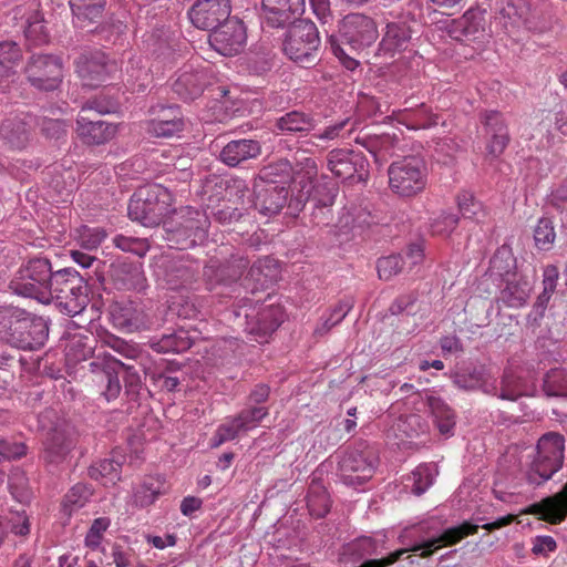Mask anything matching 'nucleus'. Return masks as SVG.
I'll list each match as a JSON object with an SVG mask.
<instances>
[{
    "mask_svg": "<svg viewBox=\"0 0 567 567\" xmlns=\"http://www.w3.org/2000/svg\"><path fill=\"white\" fill-rule=\"evenodd\" d=\"M378 35L377 24L370 17L352 13L341 20L338 35H331L329 42L342 65L353 71L359 65L357 56L371 47Z\"/></svg>",
    "mask_w": 567,
    "mask_h": 567,
    "instance_id": "f257e3e1",
    "label": "nucleus"
},
{
    "mask_svg": "<svg viewBox=\"0 0 567 567\" xmlns=\"http://www.w3.org/2000/svg\"><path fill=\"white\" fill-rule=\"evenodd\" d=\"M48 336L49 328L43 318L17 307H0V341L19 349L34 350L43 346Z\"/></svg>",
    "mask_w": 567,
    "mask_h": 567,
    "instance_id": "f03ea898",
    "label": "nucleus"
},
{
    "mask_svg": "<svg viewBox=\"0 0 567 567\" xmlns=\"http://www.w3.org/2000/svg\"><path fill=\"white\" fill-rule=\"evenodd\" d=\"M565 437L557 432L543 434L528 455L525 477L532 485L539 486L550 480L564 465Z\"/></svg>",
    "mask_w": 567,
    "mask_h": 567,
    "instance_id": "7ed1b4c3",
    "label": "nucleus"
},
{
    "mask_svg": "<svg viewBox=\"0 0 567 567\" xmlns=\"http://www.w3.org/2000/svg\"><path fill=\"white\" fill-rule=\"evenodd\" d=\"M171 194L158 184L146 185L134 193L128 203V216L146 227L161 224L169 212Z\"/></svg>",
    "mask_w": 567,
    "mask_h": 567,
    "instance_id": "20e7f679",
    "label": "nucleus"
},
{
    "mask_svg": "<svg viewBox=\"0 0 567 567\" xmlns=\"http://www.w3.org/2000/svg\"><path fill=\"white\" fill-rule=\"evenodd\" d=\"M52 275L47 258H33L22 265L9 282V289L18 296L48 302V282Z\"/></svg>",
    "mask_w": 567,
    "mask_h": 567,
    "instance_id": "39448f33",
    "label": "nucleus"
},
{
    "mask_svg": "<svg viewBox=\"0 0 567 567\" xmlns=\"http://www.w3.org/2000/svg\"><path fill=\"white\" fill-rule=\"evenodd\" d=\"M378 463V450L368 442H358L339 461L341 480L349 486L361 485L373 476Z\"/></svg>",
    "mask_w": 567,
    "mask_h": 567,
    "instance_id": "423d86ee",
    "label": "nucleus"
},
{
    "mask_svg": "<svg viewBox=\"0 0 567 567\" xmlns=\"http://www.w3.org/2000/svg\"><path fill=\"white\" fill-rule=\"evenodd\" d=\"M73 12V23L78 29L96 32L107 42H116L124 33L126 25L121 21L100 24L105 0H70Z\"/></svg>",
    "mask_w": 567,
    "mask_h": 567,
    "instance_id": "0eeeda50",
    "label": "nucleus"
},
{
    "mask_svg": "<svg viewBox=\"0 0 567 567\" xmlns=\"http://www.w3.org/2000/svg\"><path fill=\"white\" fill-rule=\"evenodd\" d=\"M389 185L399 196L419 194L426 185V166L419 156H404L394 161L388 169Z\"/></svg>",
    "mask_w": 567,
    "mask_h": 567,
    "instance_id": "6e6552de",
    "label": "nucleus"
},
{
    "mask_svg": "<svg viewBox=\"0 0 567 567\" xmlns=\"http://www.w3.org/2000/svg\"><path fill=\"white\" fill-rule=\"evenodd\" d=\"M291 23L284 41V52L295 62L305 65L313 63L320 47L317 25L309 20H295Z\"/></svg>",
    "mask_w": 567,
    "mask_h": 567,
    "instance_id": "1a4fd4ad",
    "label": "nucleus"
},
{
    "mask_svg": "<svg viewBox=\"0 0 567 567\" xmlns=\"http://www.w3.org/2000/svg\"><path fill=\"white\" fill-rule=\"evenodd\" d=\"M208 225L204 213L188 207L181 210L178 220L166 225L167 240L178 249H188L206 238Z\"/></svg>",
    "mask_w": 567,
    "mask_h": 567,
    "instance_id": "9d476101",
    "label": "nucleus"
},
{
    "mask_svg": "<svg viewBox=\"0 0 567 567\" xmlns=\"http://www.w3.org/2000/svg\"><path fill=\"white\" fill-rule=\"evenodd\" d=\"M28 82L37 90L53 91L59 87L63 71L59 56L52 54L32 55L24 69Z\"/></svg>",
    "mask_w": 567,
    "mask_h": 567,
    "instance_id": "9b49d317",
    "label": "nucleus"
},
{
    "mask_svg": "<svg viewBox=\"0 0 567 567\" xmlns=\"http://www.w3.org/2000/svg\"><path fill=\"white\" fill-rule=\"evenodd\" d=\"M32 117L27 113H10L0 123V143L9 151H24L32 141Z\"/></svg>",
    "mask_w": 567,
    "mask_h": 567,
    "instance_id": "f8f14e48",
    "label": "nucleus"
},
{
    "mask_svg": "<svg viewBox=\"0 0 567 567\" xmlns=\"http://www.w3.org/2000/svg\"><path fill=\"white\" fill-rule=\"evenodd\" d=\"M230 0H196L187 14L197 29L212 32L230 19Z\"/></svg>",
    "mask_w": 567,
    "mask_h": 567,
    "instance_id": "ddd939ff",
    "label": "nucleus"
},
{
    "mask_svg": "<svg viewBox=\"0 0 567 567\" xmlns=\"http://www.w3.org/2000/svg\"><path fill=\"white\" fill-rule=\"evenodd\" d=\"M246 40V28L241 21L235 18L221 23L208 35L210 47L225 56L239 53L244 49Z\"/></svg>",
    "mask_w": 567,
    "mask_h": 567,
    "instance_id": "4468645a",
    "label": "nucleus"
},
{
    "mask_svg": "<svg viewBox=\"0 0 567 567\" xmlns=\"http://www.w3.org/2000/svg\"><path fill=\"white\" fill-rule=\"evenodd\" d=\"M249 266V260L237 254L233 255L226 262L210 259L204 267V279L209 290L219 285L228 286L241 278Z\"/></svg>",
    "mask_w": 567,
    "mask_h": 567,
    "instance_id": "2eb2a0df",
    "label": "nucleus"
},
{
    "mask_svg": "<svg viewBox=\"0 0 567 567\" xmlns=\"http://www.w3.org/2000/svg\"><path fill=\"white\" fill-rule=\"evenodd\" d=\"M117 70L114 61L100 51L82 54L76 60V71L83 85L96 87L105 82Z\"/></svg>",
    "mask_w": 567,
    "mask_h": 567,
    "instance_id": "dca6fc26",
    "label": "nucleus"
},
{
    "mask_svg": "<svg viewBox=\"0 0 567 567\" xmlns=\"http://www.w3.org/2000/svg\"><path fill=\"white\" fill-rule=\"evenodd\" d=\"M246 330L248 333L264 339L271 334L284 321V312L280 306L261 305L244 310Z\"/></svg>",
    "mask_w": 567,
    "mask_h": 567,
    "instance_id": "f3484780",
    "label": "nucleus"
},
{
    "mask_svg": "<svg viewBox=\"0 0 567 567\" xmlns=\"http://www.w3.org/2000/svg\"><path fill=\"white\" fill-rule=\"evenodd\" d=\"M318 176V166L312 157L302 156L297 159L293 167L292 178L295 187H299L298 194L289 203L292 212H299L311 197L313 183Z\"/></svg>",
    "mask_w": 567,
    "mask_h": 567,
    "instance_id": "a211bd4d",
    "label": "nucleus"
},
{
    "mask_svg": "<svg viewBox=\"0 0 567 567\" xmlns=\"http://www.w3.org/2000/svg\"><path fill=\"white\" fill-rule=\"evenodd\" d=\"M306 0H262L261 18L270 28H285L303 13Z\"/></svg>",
    "mask_w": 567,
    "mask_h": 567,
    "instance_id": "6ab92c4d",
    "label": "nucleus"
},
{
    "mask_svg": "<svg viewBox=\"0 0 567 567\" xmlns=\"http://www.w3.org/2000/svg\"><path fill=\"white\" fill-rule=\"evenodd\" d=\"M327 166L336 177L343 181L354 178L362 181L365 172L364 158L349 150L336 148L329 152Z\"/></svg>",
    "mask_w": 567,
    "mask_h": 567,
    "instance_id": "aec40b11",
    "label": "nucleus"
},
{
    "mask_svg": "<svg viewBox=\"0 0 567 567\" xmlns=\"http://www.w3.org/2000/svg\"><path fill=\"white\" fill-rule=\"evenodd\" d=\"M497 23L507 32L514 33L522 27L529 28L530 6L528 0H498Z\"/></svg>",
    "mask_w": 567,
    "mask_h": 567,
    "instance_id": "412c9836",
    "label": "nucleus"
},
{
    "mask_svg": "<svg viewBox=\"0 0 567 567\" xmlns=\"http://www.w3.org/2000/svg\"><path fill=\"white\" fill-rule=\"evenodd\" d=\"M447 32L457 41L478 40L485 32V11L471 8L449 25Z\"/></svg>",
    "mask_w": 567,
    "mask_h": 567,
    "instance_id": "4be33fe9",
    "label": "nucleus"
},
{
    "mask_svg": "<svg viewBox=\"0 0 567 567\" xmlns=\"http://www.w3.org/2000/svg\"><path fill=\"white\" fill-rule=\"evenodd\" d=\"M76 435L70 425L54 427L48 435L44 449V460L51 464L63 462L74 449Z\"/></svg>",
    "mask_w": 567,
    "mask_h": 567,
    "instance_id": "5701e85b",
    "label": "nucleus"
},
{
    "mask_svg": "<svg viewBox=\"0 0 567 567\" xmlns=\"http://www.w3.org/2000/svg\"><path fill=\"white\" fill-rule=\"evenodd\" d=\"M208 84L207 72L203 68H183L173 83V91L184 101L198 97Z\"/></svg>",
    "mask_w": 567,
    "mask_h": 567,
    "instance_id": "b1692460",
    "label": "nucleus"
},
{
    "mask_svg": "<svg viewBox=\"0 0 567 567\" xmlns=\"http://www.w3.org/2000/svg\"><path fill=\"white\" fill-rule=\"evenodd\" d=\"M76 132L81 140L91 145H101L110 142L117 132V126L102 120H92L80 113L76 120Z\"/></svg>",
    "mask_w": 567,
    "mask_h": 567,
    "instance_id": "393cba45",
    "label": "nucleus"
},
{
    "mask_svg": "<svg viewBox=\"0 0 567 567\" xmlns=\"http://www.w3.org/2000/svg\"><path fill=\"white\" fill-rule=\"evenodd\" d=\"M255 208L264 216H275L281 212L288 200L289 192L285 186H262L255 184Z\"/></svg>",
    "mask_w": 567,
    "mask_h": 567,
    "instance_id": "a878e982",
    "label": "nucleus"
},
{
    "mask_svg": "<svg viewBox=\"0 0 567 567\" xmlns=\"http://www.w3.org/2000/svg\"><path fill=\"white\" fill-rule=\"evenodd\" d=\"M411 40V30L405 22H389L379 43L377 54L392 58L396 52L405 50Z\"/></svg>",
    "mask_w": 567,
    "mask_h": 567,
    "instance_id": "bb28decb",
    "label": "nucleus"
},
{
    "mask_svg": "<svg viewBox=\"0 0 567 567\" xmlns=\"http://www.w3.org/2000/svg\"><path fill=\"white\" fill-rule=\"evenodd\" d=\"M111 316L114 326L125 332H135L150 328L144 310L133 303L114 306Z\"/></svg>",
    "mask_w": 567,
    "mask_h": 567,
    "instance_id": "cd10ccee",
    "label": "nucleus"
},
{
    "mask_svg": "<svg viewBox=\"0 0 567 567\" xmlns=\"http://www.w3.org/2000/svg\"><path fill=\"white\" fill-rule=\"evenodd\" d=\"M454 384L465 391L482 390L487 394H496V383L484 367H474L457 371L453 377Z\"/></svg>",
    "mask_w": 567,
    "mask_h": 567,
    "instance_id": "c85d7f7f",
    "label": "nucleus"
},
{
    "mask_svg": "<svg viewBox=\"0 0 567 567\" xmlns=\"http://www.w3.org/2000/svg\"><path fill=\"white\" fill-rule=\"evenodd\" d=\"M104 368L96 374V381L101 388V395L107 402L115 400L122 390L118 379V369H124L126 365L111 354H104Z\"/></svg>",
    "mask_w": 567,
    "mask_h": 567,
    "instance_id": "c756f323",
    "label": "nucleus"
},
{
    "mask_svg": "<svg viewBox=\"0 0 567 567\" xmlns=\"http://www.w3.org/2000/svg\"><path fill=\"white\" fill-rule=\"evenodd\" d=\"M21 60L22 51L16 42H0V91H6L16 81Z\"/></svg>",
    "mask_w": 567,
    "mask_h": 567,
    "instance_id": "7c9ffc66",
    "label": "nucleus"
},
{
    "mask_svg": "<svg viewBox=\"0 0 567 567\" xmlns=\"http://www.w3.org/2000/svg\"><path fill=\"white\" fill-rule=\"evenodd\" d=\"M261 153V146L255 140H235L227 143L220 154L219 158L228 166H237L241 162L250 158H256Z\"/></svg>",
    "mask_w": 567,
    "mask_h": 567,
    "instance_id": "2f4dec72",
    "label": "nucleus"
},
{
    "mask_svg": "<svg viewBox=\"0 0 567 567\" xmlns=\"http://www.w3.org/2000/svg\"><path fill=\"white\" fill-rule=\"evenodd\" d=\"M355 142L371 153L377 162L383 163L394 155L400 140L395 134L383 133L358 136Z\"/></svg>",
    "mask_w": 567,
    "mask_h": 567,
    "instance_id": "473e14b6",
    "label": "nucleus"
},
{
    "mask_svg": "<svg viewBox=\"0 0 567 567\" xmlns=\"http://www.w3.org/2000/svg\"><path fill=\"white\" fill-rule=\"evenodd\" d=\"M484 124L491 138L487 142V153L493 157H498L506 148L509 142L507 126L498 112L491 111L485 114Z\"/></svg>",
    "mask_w": 567,
    "mask_h": 567,
    "instance_id": "72a5a7b5",
    "label": "nucleus"
},
{
    "mask_svg": "<svg viewBox=\"0 0 567 567\" xmlns=\"http://www.w3.org/2000/svg\"><path fill=\"white\" fill-rule=\"evenodd\" d=\"M534 513L549 524L561 523L567 516V483L556 495L535 504Z\"/></svg>",
    "mask_w": 567,
    "mask_h": 567,
    "instance_id": "f704fd0d",
    "label": "nucleus"
},
{
    "mask_svg": "<svg viewBox=\"0 0 567 567\" xmlns=\"http://www.w3.org/2000/svg\"><path fill=\"white\" fill-rule=\"evenodd\" d=\"M293 167L288 159H279L264 166L258 174L256 184L262 186H285L292 178Z\"/></svg>",
    "mask_w": 567,
    "mask_h": 567,
    "instance_id": "c9c22d12",
    "label": "nucleus"
},
{
    "mask_svg": "<svg viewBox=\"0 0 567 567\" xmlns=\"http://www.w3.org/2000/svg\"><path fill=\"white\" fill-rule=\"evenodd\" d=\"M78 289H70V292L58 295L56 305L69 316L80 315L89 303L87 284L81 278L80 285H74Z\"/></svg>",
    "mask_w": 567,
    "mask_h": 567,
    "instance_id": "e433bc0d",
    "label": "nucleus"
},
{
    "mask_svg": "<svg viewBox=\"0 0 567 567\" xmlns=\"http://www.w3.org/2000/svg\"><path fill=\"white\" fill-rule=\"evenodd\" d=\"M122 461L113 453L111 458L93 463L89 467L91 478L101 482L103 485H114L121 477Z\"/></svg>",
    "mask_w": 567,
    "mask_h": 567,
    "instance_id": "4c0bfd02",
    "label": "nucleus"
},
{
    "mask_svg": "<svg viewBox=\"0 0 567 567\" xmlns=\"http://www.w3.org/2000/svg\"><path fill=\"white\" fill-rule=\"evenodd\" d=\"M81 278L80 274L72 268L52 271L48 282V301L50 299L58 300V295L70 292V289H76L74 285H80Z\"/></svg>",
    "mask_w": 567,
    "mask_h": 567,
    "instance_id": "58836bf2",
    "label": "nucleus"
},
{
    "mask_svg": "<svg viewBox=\"0 0 567 567\" xmlns=\"http://www.w3.org/2000/svg\"><path fill=\"white\" fill-rule=\"evenodd\" d=\"M427 405L439 431L444 435H451L455 426V415L451 408L436 396H429Z\"/></svg>",
    "mask_w": 567,
    "mask_h": 567,
    "instance_id": "ea45409f",
    "label": "nucleus"
},
{
    "mask_svg": "<svg viewBox=\"0 0 567 567\" xmlns=\"http://www.w3.org/2000/svg\"><path fill=\"white\" fill-rule=\"evenodd\" d=\"M163 482L158 477H146L133 493V502L138 507L152 505L162 494Z\"/></svg>",
    "mask_w": 567,
    "mask_h": 567,
    "instance_id": "a19ab883",
    "label": "nucleus"
},
{
    "mask_svg": "<svg viewBox=\"0 0 567 567\" xmlns=\"http://www.w3.org/2000/svg\"><path fill=\"white\" fill-rule=\"evenodd\" d=\"M436 474L437 470L435 464H422L408 477L409 483L406 486L411 487L413 494L420 496L432 486Z\"/></svg>",
    "mask_w": 567,
    "mask_h": 567,
    "instance_id": "79ce46f5",
    "label": "nucleus"
},
{
    "mask_svg": "<svg viewBox=\"0 0 567 567\" xmlns=\"http://www.w3.org/2000/svg\"><path fill=\"white\" fill-rule=\"evenodd\" d=\"M277 127L281 132L288 133L309 132L316 127V121L310 115L291 111L277 121Z\"/></svg>",
    "mask_w": 567,
    "mask_h": 567,
    "instance_id": "37998d69",
    "label": "nucleus"
},
{
    "mask_svg": "<svg viewBox=\"0 0 567 567\" xmlns=\"http://www.w3.org/2000/svg\"><path fill=\"white\" fill-rule=\"evenodd\" d=\"M530 293V286L526 280L508 281L501 291V300L509 308L523 307Z\"/></svg>",
    "mask_w": 567,
    "mask_h": 567,
    "instance_id": "c03bdc74",
    "label": "nucleus"
},
{
    "mask_svg": "<svg viewBox=\"0 0 567 567\" xmlns=\"http://www.w3.org/2000/svg\"><path fill=\"white\" fill-rule=\"evenodd\" d=\"M150 346L158 353L182 352L189 348V340L184 336L183 331L169 334H163L162 338H153Z\"/></svg>",
    "mask_w": 567,
    "mask_h": 567,
    "instance_id": "a18cd8bd",
    "label": "nucleus"
},
{
    "mask_svg": "<svg viewBox=\"0 0 567 567\" xmlns=\"http://www.w3.org/2000/svg\"><path fill=\"white\" fill-rule=\"evenodd\" d=\"M525 394H527V390L523 380L512 370H506L501 381V392L498 396L503 400L515 401ZM495 395H497V393Z\"/></svg>",
    "mask_w": 567,
    "mask_h": 567,
    "instance_id": "49530a36",
    "label": "nucleus"
},
{
    "mask_svg": "<svg viewBox=\"0 0 567 567\" xmlns=\"http://www.w3.org/2000/svg\"><path fill=\"white\" fill-rule=\"evenodd\" d=\"M543 389L548 396L567 398V372L564 369H553L547 372Z\"/></svg>",
    "mask_w": 567,
    "mask_h": 567,
    "instance_id": "de8ad7c7",
    "label": "nucleus"
},
{
    "mask_svg": "<svg viewBox=\"0 0 567 567\" xmlns=\"http://www.w3.org/2000/svg\"><path fill=\"white\" fill-rule=\"evenodd\" d=\"M9 489L13 498L20 503H27L31 499L32 492L29 486V480L25 473L20 468H14L9 475Z\"/></svg>",
    "mask_w": 567,
    "mask_h": 567,
    "instance_id": "09e8293b",
    "label": "nucleus"
},
{
    "mask_svg": "<svg viewBox=\"0 0 567 567\" xmlns=\"http://www.w3.org/2000/svg\"><path fill=\"white\" fill-rule=\"evenodd\" d=\"M351 300H342L340 301L330 312L329 317L326 318L322 322H320L315 329L313 333L318 337H323L327 334L334 326L339 324L344 317L352 309Z\"/></svg>",
    "mask_w": 567,
    "mask_h": 567,
    "instance_id": "8fccbe9b",
    "label": "nucleus"
},
{
    "mask_svg": "<svg viewBox=\"0 0 567 567\" xmlns=\"http://www.w3.org/2000/svg\"><path fill=\"white\" fill-rule=\"evenodd\" d=\"M145 131L154 137H172L184 128V121H146Z\"/></svg>",
    "mask_w": 567,
    "mask_h": 567,
    "instance_id": "3c124183",
    "label": "nucleus"
},
{
    "mask_svg": "<svg viewBox=\"0 0 567 567\" xmlns=\"http://www.w3.org/2000/svg\"><path fill=\"white\" fill-rule=\"evenodd\" d=\"M555 238L556 233L553 221L547 217L540 218L534 229L535 245L539 249L548 250L554 244Z\"/></svg>",
    "mask_w": 567,
    "mask_h": 567,
    "instance_id": "603ef678",
    "label": "nucleus"
},
{
    "mask_svg": "<svg viewBox=\"0 0 567 567\" xmlns=\"http://www.w3.org/2000/svg\"><path fill=\"white\" fill-rule=\"evenodd\" d=\"M269 414V410L266 406H249L244 409L238 415H236V420L241 427L243 432L250 431L255 429L259 422L265 419Z\"/></svg>",
    "mask_w": 567,
    "mask_h": 567,
    "instance_id": "864d4df0",
    "label": "nucleus"
},
{
    "mask_svg": "<svg viewBox=\"0 0 567 567\" xmlns=\"http://www.w3.org/2000/svg\"><path fill=\"white\" fill-rule=\"evenodd\" d=\"M106 233L101 227L82 226L78 229V241L80 246L86 250L96 249L105 239Z\"/></svg>",
    "mask_w": 567,
    "mask_h": 567,
    "instance_id": "5fc2aeb1",
    "label": "nucleus"
},
{
    "mask_svg": "<svg viewBox=\"0 0 567 567\" xmlns=\"http://www.w3.org/2000/svg\"><path fill=\"white\" fill-rule=\"evenodd\" d=\"M120 107V102L113 96L101 94L89 100L82 107L81 113L85 114L95 111L99 114L115 113Z\"/></svg>",
    "mask_w": 567,
    "mask_h": 567,
    "instance_id": "6e6d98bb",
    "label": "nucleus"
},
{
    "mask_svg": "<svg viewBox=\"0 0 567 567\" xmlns=\"http://www.w3.org/2000/svg\"><path fill=\"white\" fill-rule=\"evenodd\" d=\"M375 549V542L371 537H360L347 545L344 554L350 555L353 561H358L367 556L374 555Z\"/></svg>",
    "mask_w": 567,
    "mask_h": 567,
    "instance_id": "4d7b16f0",
    "label": "nucleus"
},
{
    "mask_svg": "<svg viewBox=\"0 0 567 567\" xmlns=\"http://www.w3.org/2000/svg\"><path fill=\"white\" fill-rule=\"evenodd\" d=\"M111 525L109 517H99L93 520L89 532L85 536V546L92 550H96L101 547L103 535Z\"/></svg>",
    "mask_w": 567,
    "mask_h": 567,
    "instance_id": "13d9d810",
    "label": "nucleus"
},
{
    "mask_svg": "<svg viewBox=\"0 0 567 567\" xmlns=\"http://www.w3.org/2000/svg\"><path fill=\"white\" fill-rule=\"evenodd\" d=\"M241 432L243 430L239 426L236 417L234 416L231 419H228L225 423L220 424L217 427L212 439V446L218 447L225 442L235 440Z\"/></svg>",
    "mask_w": 567,
    "mask_h": 567,
    "instance_id": "bf43d9fd",
    "label": "nucleus"
},
{
    "mask_svg": "<svg viewBox=\"0 0 567 567\" xmlns=\"http://www.w3.org/2000/svg\"><path fill=\"white\" fill-rule=\"evenodd\" d=\"M403 260L400 255H390L378 260L377 269L379 278L390 280L401 272Z\"/></svg>",
    "mask_w": 567,
    "mask_h": 567,
    "instance_id": "052dcab7",
    "label": "nucleus"
},
{
    "mask_svg": "<svg viewBox=\"0 0 567 567\" xmlns=\"http://www.w3.org/2000/svg\"><path fill=\"white\" fill-rule=\"evenodd\" d=\"M457 206L464 218L478 220L480 214L483 213L482 204L475 200L473 194L470 192L458 194Z\"/></svg>",
    "mask_w": 567,
    "mask_h": 567,
    "instance_id": "680f3d73",
    "label": "nucleus"
},
{
    "mask_svg": "<svg viewBox=\"0 0 567 567\" xmlns=\"http://www.w3.org/2000/svg\"><path fill=\"white\" fill-rule=\"evenodd\" d=\"M92 496V489L85 484H75L64 497V506L70 511L81 508Z\"/></svg>",
    "mask_w": 567,
    "mask_h": 567,
    "instance_id": "e2e57ef3",
    "label": "nucleus"
},
{
    "mask_svg": "<svg viewBox=\"0 0 567 567\" xmlns=\"http://www.w3.org/2000/svg\"><path fill=\"white\" fill-rule=\"evenodd\" d=\"M194 275L190 269L184 265H173L166 274V284L171 289H179L193 281Z\"/></svg>",
    "mask_w": 567,
    "mask_h": 567,
    "instance_id": "0e129e2a",
    "label": "nucleus"
},
{
    "mask_svg": "<svg viewBox=\"0 0 567 567\" xmlns=\"http://www.w3.org/2000/svg\"><path fill=\"white\" fill-rule=\"evenodd\" d=\"M113 243H114L115 247H117L118 249H121L123 251L132 252L140 257L145 256L148 250V246H147L146 241L141 238L117 235L114 237Z\"/></svg>",
    "mask_w": 567,
    "mask_h": 567,
    "instance_id": "69168bd1",
    "label": "nucleus"
},
{
    "mask_svg": "<svg viewBox=\"0 0 567 567\" xmlns=\"http://www.w3.org/2000/svg\"><path fill=\"white\" fill-rule=\"evenodd\" d=\"M349 122V118H347L336 124L329 125L324 127L322 131L312 134V138L322 142L336 141L338 138H347L352 131V128H350L348 133H343Z\"/></svg>",
    "mask_w": 567,
    "mask_h": 567,
    "instance_id": "338daca9",
    "label": "nucleus"
},
{
    "mask_svg": "<svg viewBox=\"0 0 567 567\" xmlns=\"http://www.w3.org/2000/svg\"><path fill=\"white\" fill-rule=\"evenodd\" d=\"M270 262L271 260L269 258L259 259L256 262H254L247 271V277L250 278L260 286L267 285L269 281L268 279L271 278L270 274Z\"/></svg>",
    "mask_w": 567,
    "mask_h": 567,
    "instance_id": "774afa93",
    "label": "nucleus"
}]
</instances>
